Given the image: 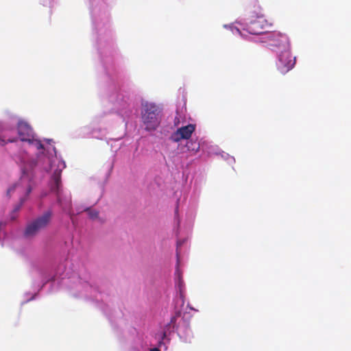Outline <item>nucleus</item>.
<instances>
[{
    "label": "nucleus",
    "mask_w": 351,
    "mask_h": 351,
    "mask_svg": "<svg viewBox=\"0 0 351 351\" xmlns=\"http://www.w3.org/2000/svg\"><path fill=\"white\" fill-rule=\"evenodd\" d=\"M88 5L92 26L93 47L97 50L104 75L101 101L107 112L97 114L90 125L81 128L84 136L98 139L106 138L108 128L111 125V113H117L125 119L131 118L136 112L138 103L134 94L120 89L125 73L119 62L122 56L117 44L115 31L112 27L110 3L112 0H85Z\"/></svg>",
    "instance_id": "nucleus-1"
},
{
    "label": "nucleus",
    "mask_w": 351,
    "mask_h": 351,
    "mask_svg": "<svg viewBox=\"0 0 351 351\" xmlns=\"http://www.w3.org/2000/svg\"><path fill=\"white\" fill-rule=\"evenodd\" d=\"M7 148L10 157L26 172L37 167L49 176V186L57 195L58 204L66 213H70L71 195L62 189V172L66 163L58 155L54 141L51 138H38L32 126L15 114L0 121V145Z\"/></svg>",
    "instance_id": "nucleus-2"
},
{
    "label": "nucleus",
    "mask_w": 351,
    "mask_h": 351,
    "mask_svg": "<svg viewBox=\"0 0 351 351\" xmlns=\"http://www.w3.org/2000/svg\"><path fill=\"white\" fill-rule=\"evenodd\" d=\"M73 267V264L69 261L58 266L45 263L34 264V271L38 279L33 280L32 291L24 293L21 304L36 300L41 291L50 293L61 288H66L75 298L90 300L98 303L101 309L110 319L114 317L115 314L121 315L120 308L116 303V298L101 292L98 287L86 280H82L79 272Z\"/></svg>",
    "instance_id": "nucleus-3"
},
{
    "label": "nucleus",
    "mask_w": 351,
    "mask_h": 351,
    "mask_svg": "<svg viewBox=\"0 0 351 351\" xmlns=\"http://www.w3.org/2000/svg\"><path fill=\"white\" fill-rule=\"evenodd\" d=\"M195 214L191 213L189 217L186 224L184 228L185 237L182 236V228L178 215V208L175 210V226L174 232L177 237L176 243V268L175 271V289L176 296L173 299L175 315L171 318L165 329H180L189 327L187 322L182 318V313L184 310L185 303V284L182 280V273L179 265L180 262V255L182 252V246L188 241L189 234L193 226Z\"/></svg>",
    "instance_id": "nucleus-4"
},
{
    "label": "nucleus",
    "mask_w": 351,
    "mask_h": 351,
    "mask_svg": "<svg viewBox=\"0 0 351 351\" xmlns=\"http://www.w3.org/2000/svg\"><path fill=\"white\" fill-rule=\"evenodd\" d=\"M236 23L239 27L234 24H225L223 27L229 29L234 34H239L242 37L245 36L244 32L261 36L265 33L263 30L269 25L258 5H254L253 10H250L245 18L237 20Z\"/></svg>",
    "instance_id": "nucleus-5"
},
{
    "label": "nucleus",
    "mask_w": 351,
    "mask_h": 351,
    "mask_svg": "<svg viewBox=\"0 0 351 351\" xmlns=\"http://www.w3.org/2000/svg\"><path fill=\"white\" fill-rule=\"evenodd\" d=\"M19 168L21 171V178L18 182H16L12 184L8 188L7 191H6V196L8 197H10L15 191H19V193L24 192L25 193L24 195H29L32 189H34V187L35 186V185L36 184V177L38 176V173H40L43 176H47L49 178V176L44 171L39 169L38 168H37V167H32L31 168H29V169L27 170L25 173H23L24 172H23L22 168H21V167H19ZM49 182V180H48V182ZM48 186H49V184H48ZM49 187H50V186H49ZM49 189H51V188H49ZM50 191L56 195V199H58L57 195H56V193L54 192H53L51 191V189H50ZM56 204L59 206V207L60 208V209L62 210V212L63 213L69 216L72 224L75 227L78 226L77 217L74 213L73 210H72L71 204H70V213H66L64 212L63 209L58 204V200H56Z\"/></svg>",
    "instance_id": "nucleus-6"
},
{
    "label": "nucleus",
    "mask_w": 351,
    "mask_h": 351,
    "mask_svg": "<svg viewBox=\"0 0 351 351\" xmlns=\"http://www.w3.org/2000/svg\"><path fill=\"white\" fill-rule=\"evenodd\" d=\"M162 115V108L159 105L151 101H142L141 122L146 132H155L161 123Z\"/></svg>",
    "instance_id": "nucleus-7"
},
{
    "label": "nucleus",
    "mask_w": 351,
    "mask_h": 351,
    "mask_svg": "<svg viewBox=\"0 0 351 351\" xmlns=\"http://www.w3.org/2000/svg\"><path fill=\"white\" fill-rule=\"evenodd\" d=\"M54 216L53 207L51 206L41 215L29 221L23 231V237L26 239L36 237L42 230L49 226Z\"/></svg>",
    "instance_id": "nucleus-8"
},
{
    "label": "nucleus",
    "mask_w": 351,
    "mask_h": 351,
    "mask_svg": "<svg viewBox=\"0 0 351 351\" xmlns=\"http://www.w3.org/2000/svg\"><path fill=\"white\" fill-rule=\"evenodd\" d=\"M258 41L261 43L265 47L275 53L291 48L289 37L286 34L278 32L266 31L264 34L258 38Z\"/></svg>",
    "instance_id": "nucleus-9"
},
{
    "label": "nucleus",
    "mask_w": 351,
    "mask_h": 351,
    "mask_svg": "<svg viewBox=\"0 0 351 351\" xmlns=\"http://www.w3.org/2000/svg\"><path fill=\"white\" fill-rule=\"evenodd\" d=\"M296 63V57L291 54V48L276 53V66L277 70L285 75L292 70Z\"/></svg>",
    "instance_id": "nucleus-10"
},
{
    "label": "nucleus",
    "mask_w": 351,
    "mask_h": 351,
    "mask_svg": "<svg viewBox=\"0 0 351 351\" xmlns=\"http://www.w3.org/2000/svg\"><path fill=\"white\" fill-rule=\"evenodd\" d=\"M196 129V125L189 123L177 128L169 136V140L173 143H180L182 140H188L192 138Z\"/></svg>",
    "instance_id": "nucleus-11"
},
{
    "label": "nucleus",
    "mask_w": 351,
    "mask_h": 351,
    "mask_svg": "<svg viewBox=\"0 0 351 351\" xmlns=\"http://www.w3.org/2000/svg\"><path fill=\"white\" fill-rule=\"evenodd\" d=\"M184 147L186 152H190L192 155L196 154L200 149L203 152H206L204 143L198 141L197 138H194L193 137L186 141Z\"/></svg>",
    "instance_id": "nucleus-12"
},
{
    "label": "nucleus",
    "mask_w": 351,
    "mask_h": 351,
    "mask_svg": "<svg viewBox=\"0 0 351 351\" xmlns=\"http://www.w3.org/2000/svg\"><path fill=\"white\" fill-rule=\"evenodd\" d=\"M210 149L207 151L208 154H221L222 158L228 162L230 165H232L235 162V159L233 156H231L228 153L224 152H219V148L215 146H210Z\"/></svg>",
    "instance_id": "nucleus-13"
},
{
    "label": "nucleus",
    "mask_w": 351,
    "mask_h": 351,
    "mask_svg": "<svg viewBox=\"0 0 351 351\" xmlns=\"http://www.w3.org/2000/svg\"><path fill=\"white\" fill-rule=\"evenodd\" d=\"M177 334L184 342H191L193 337L192 330H178Z\"/></svg>",
    "instance_id": "nucleus-14"
},
{
    "label": "nucleus",
    "mask_w": 351,
    "mask_h": 351,
    "mask_svg": "<svg viewBox=\"0 0 351 351\" xmlns=\"http://www.w3.org/2000/svg\"><path fill=\"white\" fill-rule=\"evenodd\" d=\"M84 212H85L88 217L92 220H96L99 219V213L93 209L91 207H86L83 209Z\"/></svg>",
    "instance_id": "nucleus-15"
},
{
    "label": "nucleus",
    "mask_w": 351,
    "mask_h": 351,
    "mask_svg": "<svg viewBox=\"0 0 351 351\" xmlns=\"http://www.w3.org/2000/svg\"><path fill=\"white\" fill-rule=\"evenodd\" d=\"M28 197L29 195H24L20 197L19 202L16 204L13 208L14 213H18L21 210L25 202L27 200Z\"/></svg>",
    "instance_id": "nucleus-16"
},
{
    "label": "nucleus",
    "mask_w": 351,
    "mask_h": 351,
    "mask_svg": "<svg viewBox=\"0 0 351 351\" xmlns=\"http://www.w3.org/2000/svg\"><path fill=\"white\" fill-rule=\"evenodd\" d=\"M196 184H195V189L193 190V194L191 195L190 202L192 201L193 204H196L197 203V198L199 195L200 191L197 189V187L195 186Z\"/></svg>",
    "instance_id": "nucleus-17"
},
{
    "label": "nucleus",
    "mask_w": 351,
    "mask_h": 351,
    "mask_svg": "<svg viewBox=\"0 0 351 351\" xmlns=\"http://www.w3.org/2000/svg\"><path fill=\"white\" fill-rule=\"evenodd\" d=\"M130 149L125 144H122L119 147V153L125 155H129Z\"/></svg>",
    "instance_id": "nucleus-18"
},
{
    "label": "nucleus",
    "mask_w": 351,
    "mask_h": 351,
    "mask_svg": "<svg viewBox=\"0 0 351 351\" xmlns=\"http://www.w3.org/2000/svg\"><path fill=\"white\" fill-rule=\"evenodd\" d=\"M138 145H136L135 149L132 154V160L134 161L138 159L139 153L138 152Z\"/></svg>",
    "instance_id": "nucleus-19"
},
{
    "label": "nucleus",
    "mask_w": 351,
    "mask_h": 351,
    "mask_svg": "<svg viewBox=\"0 0 351 351\" xmlns=\"http://www.w3.org/2000/svg\"><path fill=\"white\" fill-rule=\"evenodd\" d=\"M40 1L43 5L51 7L53 0H40Z\"/></svg>",
    "instance_id": "nucleus-20"
},
{
    "label": "nucleus",
    "mask_w": 351,
    "mask_h": 351,
    "mask_svg": "<svg viewBox=\"0 0 351 351\" xmlns=\"http://www.w3.org/2000/svg\"><path fill=\"white\" fill-rule=\"evenodd\" d=\"M114 160H115V155L113 156V158L111 160V162L109 163L108 165V167H109V173L113 169V167H114Z\"/></svg>",
    "instance_id": "nucleus-21"
},
{
    "label": "nucleus",
    "mask_w": 351,
    "mask_h": 351,
    "mask_svg": "<svg viewBox=\"0 0 351 351\" xmlns=\"http://www.w3.org/2000/svg\"><path fill=\"white\" fill-rule=\"evenodd\" d=\"M6 226V222L0 221V232Z\"/></svg>",
    "instance_id": "nucleus-22"
},
{
    "label": "nucleus",
    "mask_w": 351,
    "mask_h": 351,
    "mask_svg": "<svg viewBox=\"0 0 351 351\" xmlns=\"http://www.w3.org/2000/svg\"><path fill=\"white\" fill-rule=\"evenodd\" d=\"M48 195V192L47 191H43L41 195H40V198H44L45 197H47Z\"/></svg>",
    "instance_id": "nucleus-23"
},
{
    "label": "nucleus",
    "mask_w": 351,
    "mask_h": 351,
    "mask_svg": "<svg viewBox=\"0 0 351 351\" xmlns=\"http://www.w3.org/2000/svg\"><path fill=\"white\" fill-rule=\"evenodd\" d=\"M167 332H171V330H164V332H162V335L163 339H164L165 337H166V336L167 335Z\"/></svg>",
    "instance_id": "nucleus-24"
},
{
    "label": "nucleus",
    "mask_w": 351,
    "mask_h": 351,
    "mask_svg": "<svg viewBox=\"0 0 351 351\" xmlns=\"http://www.w3.org/2000/svg\"><path fill=\"white\" fill-rule=\"evenodd\" d=\"M186 308H189L190 310L195 311H197L196 309H195L194 308H193L192 306H190V304H189V303L187 304Z\"/></svg>",
    "instance_id": "nucleus-25"
},
{
    "label": "nucleus",
    "mask_w": 351,
    "mask_h": 351,
    "mask_svg": "<svg viewBox=\"0 0 351 351\" xmlns=\"http://www.w3.org/2000/svg\"><path fill=\"white\" fill-rule=\"evenodd\" d=\"M149 351H160V350L157 348H151L149 350Z\"/></svg>",
    "instance_id": "nucleus-26"
}]
</instances>
